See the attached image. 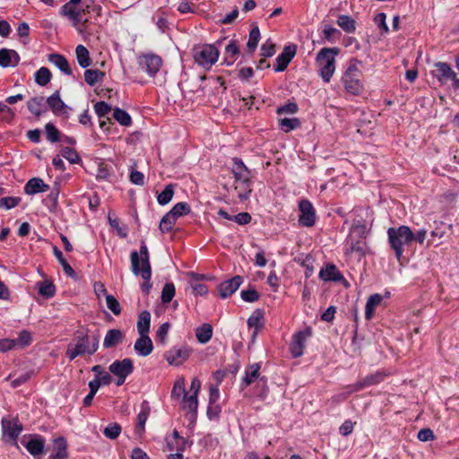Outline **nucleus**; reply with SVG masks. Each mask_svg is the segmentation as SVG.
Wrapping results in <instances>:
<instances>
[{
  "label": "nucleus",
  "mask_w": 459,
  "mask_h": 459,
  "mask_svg": "<svg viewBox=\"0 0 459 459\" xmlns=\"http://www.w3.org/2000/svg\"><path fill=\"white\" fill-rule=\"evenodd\" d=\"M235 179V189L240 200H247L252 192L251 170L245 165L240 158L232 159V169Z\"/></svg>",
  "instance_id": "f257e3e1"
},
{
  "label": "nucleus",
  "mask_w": 459,
  "mask_h": 459,
  "mask_svg": "<svg viewBox=\"0 0 459 459\" xmlns=\"http://www.w3.org/2000/svg\"><path fill=\"white\" fill-rule=\"evenodd\" d=\"M387 238L395 258L400 261L403 256L404 247L412 242V230L406 225L391 227L387 230Z\"/></svg>",
  "instance_id": "f03ea898"
},
{
  "label": "nucleus",
  "mask_w": 459,
  "mask_h": 459,
  "mask_svg": "<svg viewBox=\"0 0 459 459\" xmlns=\"http://www.w3.org/2000/svg\"><path fill=\"white\" fill-rule=\"evenodd\" d=\"M362 73L358 67V60L351 59L345 69L341 82L347 93L358 96L363 91Z\"/></svg>",
  "instance_id": "7ed1b4c3"
},
{
  "label": "nucleus",
  "mask_w": 459,
  "mask_h": 459,
  "mask_svg": "<svg viewBox=\"0 0 459 459\" xmlns=\"http://www.w3.org/2000/svg\"><path fill=\"white\" fill-rule=\"evenodd\" d=\"M340 54L339 48H323L316 55L319 74L325 82H329L335 71V56Z\"/></svg>",
  "instance_id": "20e7f679"
},
{
  "label": "nucleus",
  "mask_w": 459,
  "mask_h": 459,
  "mask_svg": "<svg viewBox=\"0 0 459 459\" xmlns=\"http://www.w3.org/2000/svg\"><path fill=\"white\" fill-rule=\"evenodd\" d=\"M131 270L134 275H141L143 280H150L152 277V267L148 247L144 242H142L140 252L136 250L131 252Z\"/></svg>",
  "instance_id": "39448f33"
},
{
  "label": "nucleus",
  "mask_w": 459,
  "mask_h": 459,
  "mask_svg": "<svg viewBox=\"0 0 459 459\" xmlns=\"http://www.w3.org/2000/svg\"><path fill=\"white\" fill-rule=\"evenodd\" d=\"M22 430L23 426L17 417L13 419L2 418V439L19 450L17 439Z\"/></svg>",
  "instance_id": "423d86ee"
},
{
  "label": "nucleus",
  "mask_w": 459,
  "mask_h": 459,
  "mask_svg": "<svg viewBox=\"0 0 459 459\" xmlns=\"http://www.w3.org/2000/svg\"><path fill=\"white\" fill-rule=\"evenodd\" d=\"M74 341L75 344L74 346L81 351L83 355H92L99 348L100 337L99 335L90 336L86 332L79 330L74 334Z\"/></svg>",
  "instance_id": "0eeeda50"
},
{
  "label": "nucleus",
  "mask_w": 459,
  "mask_h": 459,
  "mask_svg": "<svg viewBox=\"0 0 459 459\" xmlns=\"http://www.w3.org/2000/svg\"><path fill=\"white\" fill-rule=\"evenodd\" d=\"M109 371L117 377L116 385H122L126 377L134 371V363L131 359L126 358L122 360H115L108 367Z\"/></svg>",
  "instance_id": "6e6552de"
},
{
  "label": "nucleus",
  "mask_w": 459,
  "mask_h": 459,
  "mask_svg": "<svg viewBox=\"0 0 459 459\" xmlns=\"http://www.w3.org/2000/svg\"><path fill=\"white\" fill-rule=\"evenodd\" d=\"M218 57L219 50L213 45H204L195 54V62L205 68L212 67L217 62Z\"/></svg>",
  "instance_id": "1a4fd4ad"
},
{
  "label": "nucleus",
  "mask_w": 459,
  "mask_h": 459,
  "mask_svg": "<svg viewBox=\"0 0 459 459\" xmlns=\"http://www.w3.org/2000/svg\"><path fill=\"white\" fill-rule=\"evenodd\" d=\"M311 336L312 329L309 326L293 334L290 343V351L293 358H299L303 355L306 342Z\"/></svg>",
  "instance_id": "9d476101"
},
{
  "label": "nucleus",
  "mask_w": 459,
  "mask_h": 459,
  "mask_svg": "<svg viewBox=\"0 0 459 459\" xmlns=\"http://www.w3.org/2000/svg\"><path fill=\"white\" fill-rule=\"evenodd\" d=\"M32 343V334L28 330H22L19 333L16 339H2V352L14 350L24 349Z\"/></svg>",
  "instance_id": "9b49d317"
},
{
  "label": "nucleus",
  "mask_w": 459,
  "mask_h": 459,
  "mask_svg": "<svg viewBox=\"0 0 459 459\" xmlns=\"http://www.w3.org/2000/svg\"><path fill=\"white\" fill-rule=\"evenodd\" d=\"M299 223L303 227H312L316 222V210L312 203L307 199H302L299 203Z\"/></svg>",
  "instance_id": "f8f14e48"
},
{
  "label": "nucleus",
  "mask_w": 459,
  "mask_h": 459,
  "mask_svg": "<svg viewBox=\"0 0 459 459\" xmlns=\"http://www.w3.org/2000/svg\"><path fill=\"white\" fill-rule=\"evenodd\" d=\"M191 350L186 345L175 346L165 353V359L170 365L178 366L190 356Z\"/></svg>",
  "instance_id": "ddd939ff"
},
{
  "label": "nucleus",
  "mask_w": 459,
  "mask_h": 459,
  "mask_svg": "<svg viewBox=\"0 0 459 459\" xmlns=\"http://www.w3.org/2000/svg\"><path fill=\"white\" fill-rule=\"evenodd\" d=\"M297 52V46L290 44L284 47L282 52L276 57V64L274 65V71L276 73L283 72L288 67L289 64L295 56Z\"/></svg>",
  "instance_id": "4468645a"
},
{
  "label": "nucleus",
  "mask_w": 459,
  "mask_h": 459,
  "mask_svg": "<svg viewBox=\"0 0 459 459\" xmlns=\"http://www.w3.org/2000/svg\"><path fill=\"white\" fill-rule=\"evenodd\" d=\"M161 65V57L154 54L144 55L140 59V65L152 77L160 71Z\"/></svg>",
  "instance_id": "2eb2a0df"
},
{
  "label": "nucleus",
  "mask_w": 459,
  "mask_h": 459,
  "mask_svg": "<svg viewBox=\"0 0 459 459\" xmlns=\"http://www.w3.org/2000/svg\"><path fill=\"white\" fill-rule=\"evenodd\" d=\"M26 436L23 437L22 444L25 446L27 451L32 455L37 456L44 453L45 438L40 435L30 436L28 441L25 440Z\"/></svg>",
  "instance_id": "dca6fc26"
},
{
  "label": "nucleus",
  "mask_w": 459,
  "mask_h": 459,
  "mask_svg": "<svg viewBox=\"0 0 459 459\" xmlns=\"http://www.w3.org/2000/svg\"><path fill=\"white\" fill-rule=\"evenodd\" d=\"M242 283L243 277L239 275H236L230 280L224 281L218 286L220 297L221 299H227L230 297L237 291Z\"/></svg>",
  "instance_id": "f3484780"
},
{
  "label": "nucleus",
  "mask_w": 459,
  "mask_h": 459,
  "mask_svg": "<svg viewBox=\"0 0 459 459\" xmlns=\"http://www.w3.org/2000/svg\"><path fill=\"white\" fill-rule=\"evenodd\" d=\"M261 364L260 363H253L248 365L245 369V376L242 378L240 383L241 390H244L246 387L251 385L252 384L258 381L259 378L264 376L260 373Z\"/></svg>",
  "instance_id": "a211bd4d"
},
{
  "label": "nucleus",
  "mask_w": 459,
  "mask_h": 459,
  "mask_svg": "<svg viewBox=\"0 0 459 459\" xmlns=\"http://www.w3.org/2000/svg\"><path fill=\"white\" fill-rule=\"evenodd\" d=\"M46 103L51 109V111L56 115H62L67 113L68 106L61 100L59 91H56L51 96H49Z\"/></svg>",
  "instance_id": "6ab92c4d"
},
{
  "label": "nucleus",
  "mask_w": 459,
  "mask_h": 459,
  "mask_svg": "<svg viewBox=\"0 0 459 459\" xmlns=\"http://www.w3.org/2000/svg\"><path fill=\"white\" fill-rule=\"evenodd\" d=\"M134 349L141 357L149 356L153 351V344L149 335H139L134 342Z\"/></svg>",
  "instance_id": "aec40b11"
},
{
  "label": "nucleus",
  "mask_w": 459,
  "mask_h": 459,
  "mask_svg": "<svg viewBox=\"0 0 459 459\" xmlns=\"http://www.w3.org/2000/svg\"><path fill=\"white\" fill-rule=\"evenodd\" d=\"M264 311L263 309L257 308L251 314V316L247 319L248 327L254 329L252 334L253 338H255L257 335L258 332L264 326Z\"/></svg>",
  "instance_id": "412c9836"
},
{
  "label": "nucleus",
  "mask_w": 459,
  "mask_h": 459,
  "mask_svg": "<svg viewBox=\"0 0 459 459\" xmlns=\"http://www.w3.org/2000/svg\"><path fill=\"white\" fill-rule=\"evenodd\" d=\"M435 67L437 72V78L439 82L446 83L449 80L455 79L456 73L447 63L437 62L436 63Z\"/></svg>",
  "instance_id": "4be33fe9"
},
{
  "label": "nucleus",
  "mask_w": 459,
  "mask_h": 459,
  "mask_svg": "<svg viewBox=\"0 0 459 459\" xmlns=\"http://www.w3.org/2000/svg\"><path fill=\"white\" fill-rule=\"evenodd\" d=\"M53 451L50 459H65L68 456L67 441L64 437H58L53 439Z\"/></svg>",
  "instance_id": "5701e85b"
},
{
  "label": "nucleus",
  "mask_w": 459,
  "mask_h": 459,
  "mask_svg": "<svg viewBox=\"0 0 459 459\" xmlns=\"http://www.w3.org/2000/svg\"><path fill=\"white\" fill-rule=\"evenodd\" d=\"M49 190V186L39 178H30L24 186L27 195H36Z\"/></svg>",
  "instance_id": "b1692460"
},
{
  "label": "nucleus",
  "mask_w": 459,
  "mask_h": 459,
  "mask_svg": "<svg viewBox=\"0 0 459 459\" xmlns=\"http://www.w3.org/2000/svg\"><path fill=\"white\" fill-rule=\"evenodd\" d=\"M124 339V333L119 329H109L103 341V347L106 349L113 348L121 343Z\"/></svg>",
  "instance_id": "393cba45"
},
{
  "label": "nucleus",
  "mask_w": 459,
  "mask_h": 459,
  "mask_svg": "<svg viewBox=\"0 0 459 459\" xmlns=\"http://www.w3.org/2000/svg\"><path fill=\"white\" fill-rule=\"evenodd\" d=\"M383 299V296L379 293H375L368 297L365 307V318L367 320L372 319L375 315L376 308L381 305Z\"/></svg>",
  "instance_id": "a878e982"
},
{
  "label": "nucleus",
  "mask_w": 459,
  "mask_h": 459,
  "mask_svg": "<svg viewBox=\"0 0 459 459\" xmlns=\"http://www.w3.org/2000/svg\"><path fill=\"white\" fill-rule=\"evenodd\" d=\"M48 61L55 65L60 71L66 75H72L73 71L69 65V63L65 56L57 53L48 55Z\"/></svg>",
  "instance_id": "bb28decb"
},
{
  "label": "nucleus",
  "mask_w": 459,
  "mask_h": 459,
  "mask_svg": "<svg viewBox=\"0 0 459 459\" xmlns=\"http://www.w3.org/2000/svg\"><path fill=\"white\" fill-rule=\"evenodd\" d=\"M348 253H357L360 256H365L368 250L367 243L363 239H355L351 235L347 238Z\"/></svg>",
  "instance_id": "cd10ccee"
},
{
  "label": "nucleus",
  "mask_w": 459,
  "mask_h": 459,
  "mask_svg": "<svg viewBox=\"0 0 459 459\" xmlns=\"http://www.w3.org/2000/svg\"><path fill=\"white\" fill-rule=\"evenodd\" d=\"M151 409L147 401L141 403V411L137 415V424L135 426V432L142 434L144 431L146 420H148Z\"/></svg>",
  "instance_id": "c85d7f7f"
},
{
  "label": "nucleus",
  "mask_w": 459,
  "mask_h": 459,
  "mask_svg": "<svg viewBox=\"0 0 459 459\" xmlns=\"http://www.w3.org/2000/svg\"><path fill=\"white\" fill-rule=\"evenodd\" d=\"M45 103L46 101L44 97H34L28 101L27 107L30 113L39 117L47 110Z\"/></svg>",
  "instance_id": "c756f323"
},
{
  "label": "nucleus",
  "mask_w": 459,
  "mask_h": 459,
  "mask_svg": "<svg viewBox=\"0 0 459 459\" xmlns=\"http://www.w3.org/2000/svg\"><path fill=\"white\" fill-rule=\"evenodd\" d=\"M20 62V56L13 49L2 48V67H15Z\"/></svg>",
  "instance_id": "7c9ffc66"
},
{
  "label": "nucleus",
  "mask_w": 459,
  "mask_h": 459,
  "mask_svg": "<svg viewBox=\"0 0 459 459\" xmlns=\"http://www.w3.org/2000/svg\"><path fill=\"white\" fill-rule=\"evenodd\" d=\"M151 325V313L144 310L140 313L137 321V331L139 335H148Z\"/></svg>",
  "instance_id": "2f4dec72"
},
{
  "label": "nucleus",
  "mask_w": 459,
  "mask_h": 459,
  "mask_svg": "<svg viewBox=\"0 0 459 459\" xmlns=\"http://www.w3.org/2000/svg\"><path fill=\"white\" fill-rule=\"evenodd\" d=\"M319 275L324 281H336L342 278L340 271L333 264H327L325 269L320 271Z\"/></svg>",
  "instance_id": "473e14b6"
},
{
  "label": "nucleus",
  "mask_w": 459,
  "mask_h": 459,
  "mask_svg": "<svg viewBox=\"0 0 459 459\" xmlns=\"http://www.w3.org/2000/svg\"><path fill=\"white\" fill-rule=\"evenodd\" d=\"M260 39H261L260 30H259L258 26L255 23H254L249 31L248 41L247 44L248 53L252 54L255 52V50L257 48Z\"/></svg>",
  "instance_id": "72a5a7b5"
},
{
  "label": "nucleus",
  "mask_w": 459,
  "mask_h": 459,
  "mask_svg": "<svg viewBox=\"0 0 459 459\" xmlns=\"http://www.w3.org/2000/svg\"><path fill=\"white\" fill-rule=\"evenodd\" d=\"M53 254L55 257L58 260L59 264L62 265L64 272L70 277L75 278L76 273L72 268V266L68 264L66 259L64 257L62 251L56 247H53Z\"/></svg>",
  "instance_id": "f704fd0d"
},
{
  "label": "nucleus",
  "mask_w": 459,
  "mask_h": 459,
  "mask_svg": "<svg viewBox=\"0 0 459 459\" xmlns=\"http://www.w3.org/2000/svg\"><path fill=\"white\" fill-rule=\"evenodd\" d=\"M76 58L81 67L86 68L91 65V60L89 50L83 45H78L75 48Z\"/></svg>",
  "instance_id": "c9c22d12"
},
{
  "label": "nucleus",
  "mask_w": 459,
  "mask_h": 459,
  "mask_svg": "<svg viewBox=\"0 0 459 459\" xmlns=\"http://www.w3.org/2000/svg\"><path fill=\"white\" fill-rule=\"evenodd\" d=\"M239 54V48L235 40H230L225 48L224 62L227 65H231L237 59Z\"/></svg>",
  "instance_id": "e433bc0d"
},
{
  "label": "nucleus",
  "mask_w": 459,
  "mask_h": 459,
  "mask_svg": "<svg viewBox=\"0 0 459 459\" xmlns=\"http://www.w3.org/2000/svg\"><path fill=\"white\" fill-rule=\"evenodd\" d=\"M195 335L200 343H207L212 336V327L210 324H203L195 331Z\"/></svg>",
  "instance_id": "4c0bfd02"
},
{
  "label": "nucleus",
  "mask_w": 459,
  "mask_h": 459,
  "mask_svg": "<svg viewBox=\"0 0 459 459\" xmlns=\"http://www.w3.org/2000/svg\"><path fill=\"white\" fill-rule=\"evenodd\" d=\"M37 286L39 294L46 299H50L56 294V286L48 280L37 282Z\"/></svg>",
  "instance_id": "58836bf2"
},
{
  "label": "nucleus",
  "mask_w": 459,
  "mask_h": 459,
  "mask_svg": "<svg viewBox=\"0 0 459 459\" xmlns=\"http://www.w3.org/2000/svg\"><path fill=\"white\" fill-rule=\"evenodd\" d=\"M337 24L347 33H354L356 30V22L349 15H339Z\"/></svg>",
  "instance_id": "ea45409f"
},
{
  "label": "nucleus",
  "mask_w": 459,
  "mask_h": 459,
  "mask_svg": "<svg viewBox=\"0 0 459 459\" xmlns=\"http://www.w3.org/2000/svg\"><path fill=\"white\" fill-rule=\"evenodd\" d=\"M255 384V394L261 400H264L269 394L268 379L264 376Z\"/></svg>",
  "instance_id": "a19ab883"
},
{
  "label": "nucleus",
  "mask_w": 459,
  "mask_h": 459,
  "mask_svg": "<svg viewBox=\"0 0 459 459\" xmlns=\"http://www.w3.org/2000/svg\"><path fill=\"white\" fill-rule=\"evenodd\" d=\"M104 77L105 73L99 69H87L84 72L85 82L91 86H94L97 82H101Z\"/></svg>",
  "instance_id": "79ce46f5"
},
{
  "label": "nucleus",
  "mask_w": 459,
  "mask_h": 459,
  "mask_svg": "<svg viewBox=\"0 0 459 459\" xmlns=\"http://www.w3.org/2000/svg\"><path fill=\"white\" fill-rule=\"evenodd\" d=\"M110 382L111 377L108 373H105L102 377L95 376V378L89 382L90 392L96 394L101 385H108Z\"/></svg>",
  "instance_id": "37998d69"
},
{
  "label": "nucleus",
  "mask_w": 459,
  "mask_h": 459,
  "mask_svg": "<svg viewBox=\"0 0 459 459\" xmlns=\"http://www.w3.org/2000/svg\"><path fill=\"white\" fill-rule=\"evenodd\" d=\"M113 118L121 126H130L132 125L131 116L124 109L116 108L113 110Z\"/></svg>",
  "instance_id": "c03bdc74"
},
{
  "label": "nucleus",
  "mask_w": 459,
  "mask_h": 459,
  "mask_svg": "<svg viewBox=\"0 0 459 459\" xmlns=\"http://www.w3.org/2000/svg\"><path fill=\"white\" fill-rule=\"evenodd\" d=\"M52 74L48 68L47 67H40L36 73H35V81L40 86L47 85L50 80H51Z\"/></svg>",
  "instance_id": "a18cd8bd"
},
{
  "label": "nucleus",
  "mask_w": 459,
  "mask_h": 459,
  "mask_svg": "<svg viewBox=\"0 0 459 459\" xmlns=\"http://www.w3.org/2000/svg\"><path fill=\"white\" fill-rule=\"evenodd\" d=\"M176 293V288L173 282H167L162 288L161 291V302L164 304L169 303L174 298Z\"/></svg>",
  "instance_id": "49530a36"
},
{
  "label": "nucleus",
  "mask_w": 459,
  "mask_h": 459,
  "mask_svg": "<svg viewBox=\"0 0 459 459\" xmlns=\"http://www.w3.org/2000/svg\"><path fill=\"white\" fill-rule=\"evenodd\" d=\"M280 126L285 133H289L292 130L299 128L300 126V121L297 117H285L280 120Z\"/></svg>",
  "instance_id": "de8ad7c7"
},
{
  "label": "nucleus",
  "mask_w": 459,
  "mask_h": 459,
  "mask_svg": "<svg viewBox=\"0 0 459 459\" xmlns=\"http://www.w3.org/2000/svg\"><path fill=\"white\" fill-rule=\"evenodd\" d=\"M174 195L173 185L169 184L165 186L164 190L158 195L157 200L160 205L169 204Z\"/></svg>",
  "instance_id": "09e8293b"
},
{
  "label": "nucleus",
  "mask_w": 459,
  "mask_h": 459,
  "mask_svg": "<svg viewBox=\"0 0 459 459\" xmlns=\"http://www.w3.org/2000/svg\"><path fill=\"white\" fill-rule=\"evenodd\" d=\"M121 426L118 423H110L104 429L103 434L106 437L113 440L118 437L121 433Z\"/></svg>",
  "instance_id": "8fccbe9b"
},
{
  "label": "nucleus",
  "mask_w": 459,
  "mask_h": 459,
  "mask_svg": "<svg viewBox=\"0 0 459 459\" xmlns=\"http://www.w3.org/2000/svg\"><path fill=\"white\" fill-rule=\"evenodd\" d=\"M45 134L47 139L51 143L58 142L61 137L59 130L52 123H48L45 126Z\"/></svg>",
  "instance_id": "3c124183"
},
{
  "label": "nucleus",
  "mask_w": 459,
  "mask_h": 459,
  "mask_svg": "<svg viewBox=\"0 0 459 459\" xmlns=\"http://www.w3.org/2000/svg\"><path fill=\"white\" fill-rule=\"evenodd\" d=\"M62 156L66 159L72 164H78L81 161V158L76 151L71 147H65L61 151Z\"/></svg>",
  "instance_id": "603ef678"
},
{
  "label": "nucleus",
  "mask_w": 459,
  "mask_h": 459,
  "mask_svg": "<svg viewBox=\"0 0 459 459\" xmlns=\"http://www.w3.org/2000/svg\"><path fill=\"white\" fill-rule=\"evenodd\" d=\"M184 408H187L192 412H196L198 407V399L196 394L187 395L185 394L183 397Z\"/></svg>",
  "instance_id": "864d4df0"
},
{
  "label": "nucleus",
  "mask_w": 459,
  "mask_h": 459,
  "mask_svg": "<svg viewBox=\"0 0 459 459\" xmlns=\"http://www.w3.org/2000/svg\"><path fill=\"white\" fill-rule=\"evenodd\" d=\"M385 374L382 371H377L373 374H369L366 376L363 379L366 383V385L368 386L377 385L384 381L385 377Z\"/></svg>",
  "instance_id": "5fc2aeb1"
},
{
  "label": "nucleus",
  "mask_w": 459,
  "mask_h": 459,
  "mask_svg": "<svg viewBox=\"0 0 459 459\" xmlns=\"http://www.w3.org/2000/svg\"><path fill=\"white\" fill-rule=\"evenodd\" d=\"M176 221L174 219H171V214L167 212L160 220V230L162 233H168L172 230Z\"/></svg>",
  "instance_id": "6e6d98bb"
},
{
  "label": "nucleus",
  "mask_w": 459,
  "mask_h": 459,
  "mask_svg": "<svg viewBox=\"0 0 459 459\" xmlns=\"http://www.w3.org/2000/svg\"><path fill=\"white\" fill-rule=\"evenodd\" d=\"M171 215L178 214V216H184L191 212L190 205L186 202L176 204L169 212Z\"/></svg>",
  "instance_id": "4d7b16f0"
},
{
  "label": "nucleus",
  "mask_w": 459,
  "mask_h": 459,
  "mask_svg": "<svg viewBox=\"0 0 459 459\" xmlns=\"http://www.w3.org/2000/svg\"><path fill=\"white\" fill-rule=\"evenodd\" d=\"M94 111L99 118H104L111 111V106L105 101H99L94 105Z\"/></svg>",
  "instance_id": "13d9d810"
},
{
  "label": "nucleus",
  "mask_w": 459,
  "mask_h": 459,
  "mask_svg": "<svg viewBox=\"0 0 459 459\" xmlns=\"http://www.w3.org/2000/svg\"><path fill=\"white\" fill-rule=\"evenodd\" d=\"M106 304L109 310L116 316H118L121 313L120 304L117 299L109 294L106 295Z\"/></svg>",
  "instance_id": "bf43d9fd"
},
{
  "label": "nucleus",
  "mask_w": 459,
  "mask_h": 459,
  "mask_svg": "<svg viewBox=\"0 0 459 459\" xmlns=\"http://www.w3.org/2000/svg\"><path fill=\"white\" fill-rule=\"evenodd\" d=\"M451 230V225H446V223L440 221L435 227L434 230H431L430 235L432 238H442L446 233L447 230Z\"/></svg>",
  "instance_id": "052dcab7"
},
{
  "label": "nucleus",
  "mask_w": 459,
  "mask_h": 459,
  "mask_svg": "<svg viewBox=\"0 0 459 459\" xmlns=\"http://www.w3.org/2000/svg\"><path fill=\"white\" fill-rule=\"evenodd\" d=\"M186 392L184 379H179L175 382L173 389L171 391V397L178 399L182 394L185 396Z\"/></svg>",
  "instance_id": "680f3d73"
},
{
  "label": "nucleus",
  "mask_w": 459,
  "mask_h": 459,
  "mask_svg": "<svg viewBox=\"0 0 459 459\" xmlns=\"http://www.w3.org/2000/svg\"><path fill=\"white\" fill-rule=\"evenodd\" d=\"M241 299L246 302H255L259 299V293L255 289L243 290L240 293Z\"/></svg>",
  "instance_id": "e2e57ef3"
},
{
  "label": "nucleus",
  "mask_w": 459,
  "mask_h": 459,
  "mask_svg": "<svg viewBox=\"0 0 459 459\" xmlns=\"http://www.w3.org/2000/svg\"><path fill=\"white\" fill-rule=\"evenodd\" d=\"M298 110L299 107L297 103L289 101L277 108V114H295Z\"/></svg>",
  "instance_id": "0e129e2a"
},
{
  "label": "nucleus",
  "mask_w": 459,
  "mask_h": 459,
  "mask_svg": "<svg viewBox=\"0 0 459 459\" xmlns=\"http://www.w3.org/2000/svg\"><path fill=\"white\" fill-rule=\"evenodd\" d=\"M22 201L21 197L18 196H7L2 197V207L9 210L17 206Z\"/></svg>",
  "instance_id": "69168bd1"
},
{
  "label": "nucleus",
  "mask_w": 459,
  "mask_h": 459,
  "mask_svg": "<svg viewBox=\"0 0 459 459\" xmlns=\"http://www.w3.org/2000/svg\"><path fill=\"white\" fill-rule=\"evenodd\" d=\"M275 54V45L270 41L264 42L261 47V56L271 57Z\"/></svg>",
  "instance_id": "338daca9"
},
{
  "label": "nucleus",
  "mask_w": 459,
  "mask_h": 459,
  "mask_svg": "<svg viewBox=\"0 0 459 459\" xmlns=\"http://www.w3.org/2000/svg\"><path fill=\"white\" fill-rule=\"evenodd\" d=\"M78 10L70 2L65 4L60 9V14L68 18H74Z\"/></svg>",
  "instance_id": "774afa93"
}]
</instances>
